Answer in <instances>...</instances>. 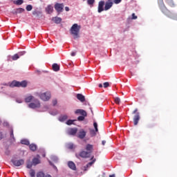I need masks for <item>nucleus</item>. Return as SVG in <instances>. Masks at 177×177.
<instances>
[{
  "label": "nucleus",
  "mask_w": 177,
  "mask_h": 177,
  "mask_svg": "<svg viewBox=\"0 0 177 177\" xmlns=\"http://www.w3.org/2000/svg\"><path fill=\"white\" fill-rule=\"evenodd\" d=\"M86 151H80L79 154L76 153L75 156L77 158H80V157H81V158H89L91 153L93 151V145L88 144L86 146Z\"/></svg>",
  "instance_id": "nucleus-1"
},
{
  "label": "nucleus",
  "mask_w": 177,
  "mask_h": 177,
  "mask_svg": "<svg viewBox=\"0 0 177 177\" xmlns=\"http://www.w3.org/2000/svg\"><path fill=\"white\" fill-rule=\"evenodd\" d=\"M80 30H81V26L77 24H74L71 28V34L73 35L74 39L80 38Z\"/></svg>",
  "instance_id": "nucleus-2"
},
{
  "label": "nucleus",
  "mask_w": 177,
  "mask_h": 177,
  "mask_svg": "<svg viewBox=\"0 0 177 177\" xmlns=\"http://www.w3.org/2000/svg\"><path fill=\"white\" fill-rule=\"evenodd\" d=\"M158 3L161 12H162L165 16H167V17H172V12L167 9V7H165V5L164 4L163 0H158Z\"/></svg>",
  "instance_id": "nucleus-3"
},
{
  "label": "nucleus",
  "mask_w": 177,
  "mask_h": 177,
  "mask_svg": "<svg viewBox=\"0 0 177 177\" xmlns=\"http://www.w3.org/2000/svg\"><path fill=\"white\" fill-rule=\"evenodd\" d=\"M10 86L11 88H15L17 86V88H26L27 86V81L24 80L22 82H18L16 80H14L12 82V83L10 84Z\"/></svg>",
  "instance_id": "nucleus-4"
},
{
  "label": "nucleus",
  "mask_w": 177,
  "mask_h": 177,
  "mask_svg": "<svg viewBox=\"0 0 177 177\" xmlns=\"http://www.w3.org/2000/svg\"><path fill=\"white\" fill-rule=\"evenodd\" d=\"M132 114H136L133 118V121L134 125H138L139 124V121L140 120V113L138 112V109H136Z\"/></svg>",
  "instance_id": "nucleus-5"
},
{
  "label": "nucleus",
  "mask_w": 177,
  "mask_h": 177,
  "mask_svg": "<svg viewBox=\"0 0 177 177\" xmlns=\"http://www.w3.org/2000/svg\"><path fill=\"white\" fill-rule=\"evenodd\" d=\"M38 96L41 100H44V102H48V100L50 99V92L47 91L46 93H39Z\"/></svg>",
  "instance_id": "nucleus-6"
},
{
  "label": "nucleus",
  "mask_w": 177,
  "mask_h": 177,
  "mask_svg": "<svg viewBox=\"0 0 177 177\" xmlns=\"http://www.w3.org/2000/svg\"><path fill=\"white\" fill-rule=\"evenodd\" d=\"M30 109H39L41 107V102L37 99L34 100L32 102L28 104Z\"/></svg>",
  "instance_id": "nucleus-7"
},
{
  "label": "nucleus",
  "mask_w": 177,
  "mask_h": 177,
  "mask_svg": "<svg viewBox=\"0 0 177 177\" xmlns=\"http://www.w3.org/2000/svg\"><path fill=\"white\" fill-rule=\"evenodd\" d=\"M11 162H12L15 167H20V165H23L24 164V160L20 159L17 160L15 159H12L11 160Z\"/></svg>",
  "instance_id": "nucleus-8"
},
{
  "label": "nucleus",
  "mask_w": 177,
  "mask_h": 177,
  "mask_svg": "<svg viewBox=\"0 0 177 177\" xmlns=\"http://www.w3.org/2000/svg\"><path fill=\"white\" fill-rule=\"evenodd\" d=\"M64 8V4L63 3H57L55 5V9L57 12V13H62V12H63Z\"/></svg>",
  "instance_id": "nucleus-9"
},
{
  "label": "nucleus",
  "mask_w": 177,
  "mask_h": 177,
  "mask_svg": "<svg viewBox=\"0 0 177 177\" xmlns=\"http://www.w3.org/2000/svg\"><path fill=\"white\" fill-rule=\"evenodd\" d=\"M24 55H26V51L19 52L17 54L14 55L12 57V59L14 61L17 60L18 59H20V57L24 56Z\"/></svg>",
  "instance_id": "nucleus-10"
},
{
  "label": "nucleus",
  "mask_w": 177,
  "mask_h": 177,
  "mask_svg": "<svg viewBox=\"0 0 177 177\" xmlns=\"http://www.w3.org/2000/svg\"><path fill=\"white\" fill-rule=\"evenodd\" d=\"M104 10V1H100L98 3V13H102Z\"/></svg>",
  "instance_id": "nucleus-11"
},
{
  "label": "nucleus",
  "mask_w": 177,
  "mask_h": 177,
  "mask_svg": "<svg viewBox=\"0 0 177 177\" xmlns=\"http://www.w3.org/2000/svg\"><path fill=\"white\" fill-rule=\"evenodd\" d=\"M86 136V131H84V129H81L77 134V138H79V139H84Z\"/></svg>",
  "instance_id": "nucleus-12"
},
{
  "label": "nucleus",
  "mask_w": 177,
  "mask_h": 177,
  "mask_svg": "<svg viewBox=\"0 0 177 177\" xmlns=\"http://www.w3.org/2000/svg\"><path fill=\"white\" fill-rule=\"evenodd\" d=\"M113 1H106L105 3V6H104V10H109V9H111V8L113 7Z\"/></svg>",
  "instance_id": "nucleus-13"
},
{
  "label": "nucleus",
  "mask_w": 177,
  "mask_h": 177,
  "mask_svg": "<svg viewBox=\"0 0 177 177\" xmlns=\"http://www.w3.org/2000/svg\"><path fill=\"white\" fill-rule=\"evenodd\" d=\"M75 114H80V115H84V116L88 115V113L84 109H77L75 111Z\"/></svg>",
  "instance_id": "nucleus-14"
},
{
  "label": "nucleus",
  "mask_w": 177,
  "mask_h": 177,
  "mask_svg": "<svg viewBox=\"0 0 177 177\" xmlns=\"http://www.w3.org/2000/svg\"><path fill=\"white\" fill-rule=\"evenodd\" d=\"M68 167H69L71 169H73V171H77V167L75 166V163H74V162L73 161H69L68 162Z\"/></svg>",
  "instance_id": "nucleus-15"
},
{
  "label": "nucleus",
  "mask_w": 177,
  "mask_h": 177,
  "mask_svg": "<svg viewBox=\"0 0 177 177\" xmlns=\"http://www.w3.org/2000/svg\"><path fill=\"white\" fill-rule=\"evenodd\" d=\"M165 2L170 8H175V6H176L174 0H165Z\"/></svg>",
  "instance_id": "nucleus-16"
},
{
  "label": "nucleus",
  "mask_w": 177,
  "mask_h": 177,
  "mask_svg": "<svg viewBox=\"0 0 177 177\" xmlns=\"http://www.w3.org/2000/svg\"><path fill=\"white\" fill-rule=\"evenodd\" d=\"M37 158H34L32 159V164L34 165H38V164H41V160H39V155L37 156Z\"/></svg>",
  "instance_id": "nucleus-17"
},
{
  "label": "nucleus",
  "mask_w": 177,
  "mask_h": 177,
  "mask_svg": "<svg viewBox=\"0 0 177 177\" xmlns=\"http://www.w3.org/2000/svg\"><path fill=\"white\" fill-rule=\"evenodd\" d=\"M46 12L48 14L50 15L51 13H53V6L48 5L46 8Z\"/></svg>",
  "instance_id": "nucleus-18"
},
{
  "label": "nucleus",
  "mask_w": 177,
  "mask_h": 177,
  "mask_svg": "<svg viewBox=\"0 0 177 177\" xmlns=\"http://www.w3.org/2000/svg\"><path fill=\"white\" fill-rule=\"evenodd\" d=\"M77 99L82 102V103H84V102H85V96H84L82 94H77Z\"/></svg>",
  "instance_id": "nucleus-19"
},
{
  "label": "nucleus",
  "mask_w": 177,
  "mask_h": 177,
  "mask_svg": "<svg viewBox=\"0 0 177 177\" xmlns=\"http://www.w3.org/2000/svg\"><path fill=\"white\" fill-rule=\"evenodd\" d=\"M53 71H60V66H59V64H53Z\"/></svg>",
  "instance_id": "nucleus-20"
},
{
  "label": "nucleus",
  "mask_w": 177,
  "mask_h": 177,
  "mask_svg": "<svg viewBox=\"0 0 177 177\" xmlns=\"http://www.w3.org/2000/svg\"><path fill=\"white\" fill-rule=\"evenodd\" d=\"M68 118V116H67V115H62L59 118V120L61 122H64V121H66L67 119Z\"/></svg>",
  "instance_id": "nucleus-21"
},
{
  "label": "nucleus",
  "mask_w": 177,
  "mask_h": 177,
  "mask_svg": "<svg viewBox=\"0 0 177 177\" xmlns=\"http://www.w3.org/2000/svg\"><path fill=\"white\" fill-rule=\"evenodd\" d=\"M34 100V96L29 95L25 98L26 103H30V102Z\"/></svg>",
  "instance_id": "nucleus-22"
},
{
  "label": "nucleus",
  "mask_w": 177,
  "mask_h": 177,
  "mask_svg": "<svg viewBox=\"0 0 177 177\" xmlns=\"http://www.w3.org/2000/svg\"><path fill=\"white\" fill-rule=\"evenodd\" d=\"M78 131V129H70L68 131V133L69 135H75L77 133V132Z\"/></svg>",
  "instance_id": "nucleus-23"
},
{
  "label": "nucleus",
  "mask_w": 177,
  "mask_h": 177,
  "mask_svg": "<svg viewBox=\"0 0 177 177\" xmlns=\"http://www.w3.org/2000/svg\"><path fill=\"white\" fill-rule=\"evenodd\" d=\"M53 20L55 21V23H56V24H60V23H62V18L60 17H53Z\"/></svg>",
  "instance_id": "nucleus-24"
},
{
  "label": "nucleus",
  "mask_w": 177,
  "mask_h": 177,
  "mask_svg": "<svg viewBox=\"0 0 177 177\" xmlns=\"http://www.w3.org/2000/svg\"><path fill=\"white\" fill-rule=\"evenodd\" d=\"M14 3L15 5H23V3H24V0H15L14 1Z\"/></svg>",
  "instance_id": "nucleus-25"
},
{
  "label": "nucleus",
  "mask_w": 177,
  "mask_h": 177,
  "mask_svg": "<svg viewBox=\"0 0 177 177\" xmlns=\"http://www.w3.org/2000/svg\"><path fill=\"white\" fill-rule=\"evenodd\" d=\"M91 160H92V161L87 164V165L89 167H92V165H93V164H95V162L96 161V158H94V156H92Z\"/></svg>",
  "instance_id": "nucleus-26"
},
{
  "label": "nucleus",
  "mask_w": 177,
  "mask_h": 177,
  "mask_svg": "<svg viewBox=\"0 0 177 177\" xmlns=\"http://www.w3.org/2000/svg\"><path fill=\"white\" fill-rule=\"evenodd\" d=\"M29 147L32 151H35V150H37V145L35 144L30 145Z\"/></svg>",
  "instance_id": "nucleus-27"
},
{
  "label": "nucleus",
  "mask_w": 177,
  "mask_h": 177,
  "mask_svg": "<svg viewBox=\"0 0 177 177\" xmlns=\"http://www.w3.org/2000/svg\"><path fill=\"white\" fill-rule=\"evenodd\" d=\"M24 10H25L24 8H17L15 11V15H17L19 13H23Z\"/></svg>",
  "instance_id": "nucleus-28"
},
{
  "label": "nucleus",
  "mask_w": 177,
  "mask_h": 177,
  "mask_svg": "<svg viewBox=\"0 0 177 177\" xmlns=\"http://www.w3.org/2000/svg\"><path fill=\"white\" fill-rule=\"evenodd\" d=\"M21 145H26V146L30 145V141H28V140H21Z\"/></svg>",
  "instance_id": "nucleus-29"
},
{
  "label": "nucleus",
  "mask_w": 177,
  "mask_h": 177,
  "mask_svg": "<svg viewBox=\"0 0 177 177\" xmlns=\"http://www.w3.org/2000/svg\"><path fill=\"white\" fill-rule=\"evenodd\" d=\"M37 177H45V173L44 171H38L36 174Z\"/></svg>",
  "instance_id": "nucleus-30"
},
{
  "label": "nucleus",
  "mask_w": 177,
  "mask_h": 177,
  "mask_svg": "<svg viewBox=\"0 0 177 177\" xmlns=\"http://www.w3.org/2000/svg\"><path fill=\"white\" fill-rule=\"evenodd\" d=\"M67 149H69L70 150H73L74 149V144L73 143H69L66 145Z\"/></svg>",
  "instance_id": "nucleus-31"
},
{
  "label": "nucleus",
  "mask_w": 177,
  "mask_h": 177,
  "mask_svg": "<svg viewBox=\"0 0 177 177\" xmlns=\"http://www.w3.org/2000/svg\"><path fill=\"white\" fill-rule=\"evenodd\" d=\"M114 102L116 104H120V103H121V99H120V97H115Z\"/></svg>",
  "instance_id": "nucleus-32"
},
{
  "label": "nucleus",
  "mask_w": 177,
  "mask_h": 177,
  "mask_svg": "<svg viewBox=\"0 0 177 177\" xmlns=\"http://www.w3.org/2000/svg\"><path fill=\"white\" fill-rule=\"evenodd\" d=\"M10 139H13L15 140V134H13V129H11L10 131Z\"/></svg>",
  "instance_id": "nucleus-33"
},
{
  "label": "nucleus",
  "mask_w": 177,
  "mask_h": 177,
  "mask_svg": "<svg viewBox=\"0 0 177 177\" xmlns=\"http://www.w3.org/2000/svg\"><path fill=\"white\" fill-rule=\"evenodd\" d=\"M26 9L28 12H31V10H32V6L29 4L26 6Z\"/></svg>",
  "instance_id": "nucleus-34"
},
{
  "label": "nucleus",
  "mask_w": 177,
  "mask_h": 177,
  "mask_svg": "<svg viewBox=\"0 0 177 177\" xmlns=\"http://www.w3.org/2000/svg\"><path fill=\"white\" fill-rule=\"evenodd\" d=\"M87 3L91 6H93V3H95V0H87Z\"/></svg>",
  "instance_id": "nucleus-35"
},
{
  "label": "nucleus",
  "mask_w": 177,
  "mask_h": 177,
  "mask_svg": "<svg viewBox=\"0 0 177 177\" xmlns=\"http://www.w3.org/2000/svg\"><path fill=\"white\" fill-rule=\"evenodd\" d=\"M93 127L95 128V132H99V129H97V123L96 122H93Z\"/></svg>",
  "instance_id": "nucleus-36"
},
{
  "label": "nucleus",
  "mask_w": 177,
  "mask_h": 177,
  "mask_svg": "<svg viewBox=\"0 0 177 177\" xmlns=\"http://www.w3.org/2000/svg\"><path fill=\"white\" fill-rule=\"evenodd\" d=\"M30 175L31 177H35V170L31 169L30 171Z\"/></svg>",
  "instance_id": "nucleus-37"
},
{
  "label": "nucleus",
  "mask_w": 177,
  "mask_h": 177,
  "mask_svg": "<svg viewBox=\"0 0 177 177\" xmlns=\"http://www.w3.org/2000/svg\"><path fill=\"white\" fill-rule=\"evenodd\" d=\"M26 168H28V169H31V168H32V163L31 162H28Z\"/></svg>",
  "instance_id": "nucleus-38"
},
{
  "label": "nucleus",
  "mask_w": 177,
  "mask_h": 177,
  "mask_svg": "<svg viewBox=\"0 0 177 177\" xmlns=\"http://www.w3.org/2000/svg\"><path fill=\"white\" fill-rule=\"evenodd\" d=\"M85 117L86 116H84V115H80L77 118V120L78 121H84V120H85Z\"/></svg>",
  "instance_id": "nucleus-39"
},
{
  "label": "nucleus",
  "mask_w": 177,
  "mask_h": 177,
  "mask_svg": "<svg viewBox=\"0 0 177 177\" xmlns=\"http://www.w3.org/2000/svg\"><path fill=\"white\" fill-rule=\"evenodd\" d=\"M73 122H74V120H68V121H66V125H73Z\"/></svg>",
  "instance_id": "nucleus-40"
},
{
  "label": "nucleus",
  "mask_w": 177,
  "mask_h": 177,
  "mask_svg": "<svg viewBox=\"0 0 177 177\" xmlns=\"http://www.w3.org/2000/svg\"><path fill=\"white\" fill-rule=\"evenodd\" d=\"M39 13H41V12L38 10H35V11L32 12L33 16H39Z\"/></svg>",
  "instance_id": "nucleus-41"
},
{
  "label": "nucleus",
  "mask_w": 177,
  "mask_h": 177,
  "mask_svg": "<svg viewBox=\"0 0 177 177\" xmlns=\"http://www.w3.org/2000/svg\"><path fill=\"white\" fill-rule=\"evenodd\" d=\"M110 86V84L107 82L104 83V88H109Z\"/></svg>",
  "instance_id": "nucleus-42"
},
{
  "label": "nucleus",
  "mask_w": 177,
  "mask_h": 177,
  "mask_svg": "<svg viewBox=\"0 0 177 177\" xmlns=\"http://www.w3.org/2000/svg\"><path fill=\"white\" fill-rule=\"evenodd\" d=\"M131 16H132L131 17L132 20H136V19H138V16L135 15V13H133Z\"/></svg>",
  "instance_id": "nucleus-43"
},
{
  "label": "nucleus",
  "mask_w": 177,
  "mask_h": 177,
  "mask_svg": "<svg viewBox=\"0 0 177 177\" xmlns=\"http://www.w3.org/2000/svg\"><path fill=\"white\" fill-rule=\"evenodd\" d=\"M121 1H122V0H113V2L116 5H118V3H121Z\"/></svg>",
  "instance_id": "nucleus-44"
},
{
  "label": "nucleus",
  "mask_w": 177,
  "mask_h": 177,
  "mask_svg": "<svg viewBox=\"0 0 177 177\" xmlns=\"http://www.w3.org/2000/svg\"><path fill=\"white\" fill-rule=\"evenodd\" d=\"M53 106H56L57 104V100H53Z\"/></svg>",
  "instance_id": "nucleus-45"
},
{
  "label": "nucleus",
  "mask_w": 177,
  "mask_h": 177,
  "mask_svg": "<svg viewBox=\"0 0 177 177\" xmlns=\"http://www.w3.org/2000/svg\"><path fill=\"white\" fill-rule=\"evenodd\" d=\"M89 166L88 165H86V166H84V167H83V170H84V171H88V167Z\"/></svg>",
  "instance_id": "nucleus-46"
},
{
  "label": "nucleus",
  "mask_w": 177,
  "mask_h": 177,
  "mask_svg": "<svg viewBox=\"0 0 177 177\" xmlns=\"http://www.w3.org/2000/svg\"><path fill=\"white\" fill-rule=\"evenodd\" d=\"M3 138V134H2V132H0V140Z\"/></svg>",
  "instance_id": "nucleus-47"
},
{
  "label": "nucleus",
  "mask_w": 177,
  "mask_h": 177,
  "mask_svg": "<svg viewBox=\"0 0 177 177\" xmlns=\"http://www.w3.org/2000/svg\"><path fill=\"white\" fill-rule=\"evenodd\" d=\"M66 12H68L70 10V8L68 7H65Z\"/></svg>",
  "instance_id": "nucleus-48"
},
{
  "label": "nucleus",
  "mask_w": 177,
  "mask_h": 177,
  "mask_svg": "<svg viewBox=\"0 0 177 177\" xmlns=\"http://www.w3.org/2000/svg\"><path fill=\"white\" fill-rule=\"evenodd\" d=\"M102 146H104L106 145V141L102 140Z\"/></svg>",
  "instance_id": "nucleus-49"
},
{
  "label": "nucleus",
  "mask_w": 177,
  "mask_h": 177,
  "mask_svg": "<svg viewBox=\"0 0 177 177\" xmlns=\"http://www.w3.org/2000/svg\"><path fill=\"white\" fill-rule=\"evenodd\" d=\"M71 56H75V52H72V53H71Z\"/></svg>",
  "instance_id": "nucleus-50"
},
{
  "label": "nucleus",
  "mask_w": 177,
  "mask_h": 177,
  "mask_svg": "<svg viewBox=\"0 0 177 177\" xmlns=\"http://www.w3.org/2000/svg\"><path fill=\"white\" fill-rule=\"evenodd\" d=\"M44 177H52V176H50V174H46L44 176Z\"/></svg>",
  "instance_id": "nucleus-51"
},
{
  "label": "nucleus",
  "mask_w": 177,
  "mask_h": 177,
  "mask_svg": "<svg viewBox=\"0 0 177 177\" xmlns=\"http://www.w3.org/2000/svg\"><path fill=\"white\" fill-rule=\"evenodd\" d=\"M98 86H99V88H103V84H100L98 85Z\"/></svg>",
  "instance_id": "nucleus-52"
},
{
  "label": "nucleus",
  "mask_w": 177,
  "mask_h": 177,
  "mask_svg": "<svg viewBox=\"0 0 177 177\" xmlns=\"http://www.w3.org/2000/svg\"><path fill=\"white\" fill-rule=\"evenodd\" d=\"M91 133H94V135H96V133H95V130H92V131H91Z\"/></svg>",
  "instance_id": "nucleus-53"
},
{
  "label": "nucleus",
  "mask_w": 177,
  "mask_h": 177,
  "mask_svg": "<svg viewBox=\"0 0 177 177\" xmlns=\"http://www.w3.org/2000/svg\"><path fill=\"white\" fill-rule=\"evenodd\" d=\"M109 177H115V175H110Z\"/></svg>",
  "instance_id": "nucleus-54"
},
{
  "label": "nucleus",
  "mask_w": 177,
  "mask_h": 177,
  "mask_svg": "<svg viewBox=\"0 0 177 177\" xmlns=\"http://www.w3.org/2000/svg\"><path fill=\"white\" fill-rule=\"evenodd\" d=\"M109 2H113V0H107Z\"/></svg>",
  "instance_id": "nucleus-55"
},
{
  "label": "nucleus",
  "mask_w": 177,
  "mask_h": 177,
  "mask_svg": "<svg viewBox=\"0 0 177 177\" xmlns=\"http://www.w3.org/2000/svg\"><path fill=\"white\" fill-rule=\"evenodd\" d=\"M18 103H21V102H18Z\"/></svg>",
  "instance_id": "nucleus-56"
},
{
  "label": "nucleus",
  "mask_w": 177,
  "mask_h": 177,
  "mask_svg": "<svg viewBox=\"0 0 177 177\" xmlns=\"http://www.w3.org/2000/svg\"><path fill=\"white\" fill-rule=\"evenodd\" d=\"M83 1H85V0H83Z\"/></svg>",
  "instance_id": "nucleus-57"
}]
</instances>
